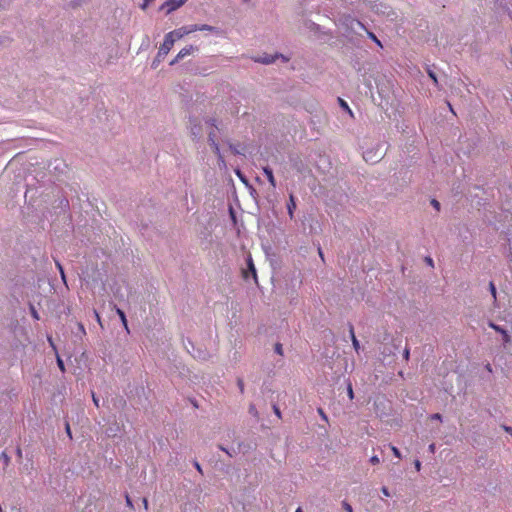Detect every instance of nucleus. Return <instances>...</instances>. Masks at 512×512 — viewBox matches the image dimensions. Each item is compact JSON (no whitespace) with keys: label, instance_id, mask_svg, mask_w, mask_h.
I'll return each mask as SVG.
<instances>
[{"label":"nucleus","instance_id":"f257e3e1","mask_svg":"<svg viewBox=\"0 0 512 512\" xmlns=\"http://www.w3.org/2000/svg\"><path fill=\"white\" fill-rule=\"evenodd\" d=\"M69 209V200L62 197L54 201L52 209L43 213L44 219L50 223L51 230L58 237L69 236L74 230Z\"/></svg>","mask_w":512,"mask_h":512},{"label":"nucleus","instance_id":"f03ea898","mask_svg":"<svg viewBox=\"0 0 512 512\" xmlns=\"http://www.w3.org/2000/svg\"><path fill=\"white\" fill-rule=\"evenodd\" d=\"M110 248L107 247V251L104 252L106 256H131L133 251L130 247V239L123 235L113 232V237H110Z\"/></svg>","mask_w":512,"mask_h":512},{"label":"nucleus","instance_id":"7ed1b4c3","mask_svg":"<svg viewBox=\"0 0 512 512\" xmlns=\"http://www.w3.org/2000/svg\"><path fill=\"white\" fill-rule=\"evenodd\" d=\"M386 154V148L383 143L377 142L372 147L363 151V159L370 164H376L381 161Z\"/></svg>","mask_w":512,"mask_h":512},{"label":"nucleus","instance_id":"20e7f679","mask_svg":"<svg viewBox=\"0 0 512 512\" xmlns=\"http://www.w3.org/2000/svg\"><path fill=\"white\" fill-rule=\"evenodd\" d=\"M371 10L378 14L386 17L388 20H395L397 19L398 15L397 12L389 5L382 3V2H374L371 5Z\"/></svg>","mask_w":512,"mask_h":512},{"label":"nucleus","instance_id":"39448f33","mask_svg":"<svg viewBox=\"0 0 512 512\" xmlns=\"http://www.w3.org/2000/svg\"><path fill=\"white\" fill-rule=\"evenodd\" d=\"M336 22L343 27L347 34L349 31H354L355 25L359 26V20L348 13H339Z\"/></svg>","mask_w":512,"mask_h":512},{"label":"nucleus","instance_id":"423d86ee","mask_svg":"<svg viewBox=\"0 0 512 512\" xmlns=\"http://www.w3.org/2000/svg\"><path fill=\"white\" fill-rule=\"evenodd\" d=\"M241 274L245 281L253 280L256 284L258 283L253 258H245V266L241 268Z\"/></svg>","mask_w":512,"mask_h":512},{"label":"nucleus","instance_id":"0eeeda50","mask_svg":"<svg viewBox=\"0 0 512 512\" xmlns=\"http://www.w3.org/2000/svg\"><path fill=\"white\" fill-rule=\"evenodd\" d=\"M193 33V28L191 25H185L180 28H177L165 35V37L170 40V42L174 45L177 40L182 39L184 36Z\"/></svg>","mask_w":512,"mask_h":512},{"label":"nucleus","instance_id":"6e6552de","mask_svg":"<svg viewBox=\"0 0 512 512\" xmlns=\"http://www.w3.org/2000/svg\"><path fill=\"white\" fill-rule=\"evenodd\" d=\"M172 47H173V44L170 42V40H168L166 37H164V41H163L162 45L160 46L158 53L152 62V68L157 67V65L170 52Z\"/></svg>","mask_w":512,"mask_h":512},{"label":"nucleus","instance_id":"1a4fd4ad","mask_svg":"<svg viewBox=\"0 0 512 512\" xmlns=\"http://www.w3.org/2000/svg\"><path fill=\"white\" fill-rule=\"evenodd\" d=\"M188 0H167L160 7L159 10H165L166 15L182 7Z\"/></svg>","mask_w":512,"mask_h":512},{"label":"nucleus","instance_id":"9d476101","mask_svg":"<svg viewBox=\"0 0 512 512\" xmlns=\"http://www.w3.org/2000/svg\"><path fill=\"white\" fill-rule=\"evenodd\" d=\"M222 141L228 145L229 150L231 151L232 154L245 156L246 151H247L246 144H243V143L235 144V143L231 142V140L228 138L222 139Z\"/></svg>","mask_w":512,"mask_h":512},{"label":"nucleus","instance_id":"9b49d317","mask_svg":"<svg viewBox=\"0 0 512 512\" xmlns=\"http://www.w3.org/2000/svg\"><path fill=\"white\" fill-rule=\"evenodd\" d=\"M190 133L193 140L199 139L202 135V126L196 118H190Z\"/></svg>","mask_w":512,"mask_h":512},{"label":"nucleus","instance_id":"f8f14e48","mask_svg":"<svg viewBox=\"0 0 512 512\" xmlns=\"http://www.w3.org/2000/svg\"><path fill=\"white\" fill-rule=\"evenodd\" d=\"M297 199L296 197L291 193L289 195V200L286 204V207H287V212H288V215L290 217V219H293L294 218V212L297 208V203H296Z\"/></svg>","mask_w":512,"mask_h":512},{"label":"nucleus","instance_id":"ddd939ff","mask_svg":"<svg viewBox=\"0 0 512 512\" xmlns=\"http://www.w3.org/2000/svg\"><path fill=\"white\" fill-rule=\"evenodd\" d=\"M199 50L198 46L195 45H188L181 49L178 53V59H184L186 56L196 52Z\"/></svg>","mask_w":512,"mask_h":512},{"label":"nucleus","instance_id":"4468645a","mask_svg":"<svg viewBox=\"0 0 512 512\" xmlns=\"http://www.w3.org/2000/svg\"><path fill=\"white\" fill-rule=\"evenodd\" d=\"M264 175L266 176L268 182L275 188L276 187V179L274 177L273 169L269 166L263 167Z\"/></svg>","mask_w":512,"mask_h":512},{"label":"nucleus","instance_id":"2eb2a0df","mask_svg":"<svg viewBox=\"0 0 512 512\" xmlns=\"http://www.w3.org/2000/svg\"><path fill=\"white\" fill-rule=\"evenodd\" d=\"M191 27L193 28V32L196 31H209L214 32L217 31V28L208 24H191Z\"/></svg>","mask_w":512,"mask_h":512},{"label":"nucleus","instance_id":"dca6fc26","mask_svg":"<svg viewBox=\"0 0 512 512\" xmlns=\"http://www.w3.org/2000/svg\"><path fill=\"white\" fill-rule=\"evenodd\" d=\"M279 55L276 54V55H264L263 57H260L257 61L262 63V64H272L274 63L275 59L278 58Z\"/></svg>","mask_w":512,"mask_h":512},{"label":"nucleus","instance_id":"f3484780","mask_svg":"<svg viewBox=\"0 0 512 512\" xmlns=\"http://www.w3.org/2000/svg\"><path fill=\"white\" fill-rule=\"evenodd\" d=\"M337 101H338V104H339L340 108L343 111L347 112L350 115V117L354 118L353 112L350 109L348 103L344 99H342L340 97L337 98Z\"/></svg>","mask_w":512,"mask_h":512},{"label":"nucleus","instance_id":"a211bd4d","mask_svg":"<svg viewBox=\"0 0 512 512\" xmlns=\"http://www.w3.org/2000/svg\"><path fill=\"white\" fill-rule=\"evenodd\" d=\"M114 308H115L116 313L119 316L124 328L126 329L127 332H129L128 323H127V319H126V315H125L124 311L116 306H114Z\"/></svg>","mask_w":512,"mask_h":512},{"label":"nucleus","instance_id":"6ab92c4d","mask_svg":"<svg viewBox=\"0 0 512 512\" xmlns=\"http://www.w3.org/2000/svg\"><path fill=\"white\" fill-rule=\"evenodd\" d=\"M354 31H349L348 34H355V35H358V36H362V31L363 32H367L368 29L366 28V26L359 20V26H354Z\"/></svg>","mask_w":512,"mask_h":512},{"label":"nucleus","instance_id":"aec40b11","mask_svg":"<svg viewBox=\"0 0 512 512\" xmlns=\"http://www.w3.org/2000/svg\"><path fill=\"white\" fill-rule=\"evenodd\" d=\"M210 147L212 148V151H213V153L216 155V157H217L218 161H219V162H222L223 164H225L224 157H223V155L221 154L219 144H218V143H216V144H214V145H211Z\"/></svg>","mask_w":512,"mask_h":512},{"label":"nucleus","instance_id":"412c9836","mask_svg":"<svg viewBox=\"0 0 512 512\" xmlns=\"http://www.w3.org/2000/svg\"><path fill=\"white\" fill-rule=\"evenodd\" d=\"M504 233L506 235V239L508 241L510 253L512 256V225H510Z\"/></svg>","mask_w":512,"mask_h":512},{"label":"nucleus","instance_id":"4be33fe9","mask_svg":"<svg viewBox=\"0 0 512 512\" xmlns=\"http://www.w3.org/2000/svg\"><path fill=\"white\" fill-rule=\"evenodd\" d=\"M369 39H371L377 46L383 47L382 42L378 39V37L370 30L366 32Z\"/></svg>","mask_w":512,"mask_h":512},{"label":"nucleus","instance_id":"5701e85b","mask_svg":"<svg viewBox=\"0 0 512 512\" xmlns=\"http://www.w3.org/2000/svg\"><path fill=\"white\" fill-rule=\"evenodd\" d=\"M205 123L215 129H217L218 131H221V128L218 126V121L217 119L213 118V117H209V118H206L205 119Z\"/></svg>","mask_w":512,"mask_h":512},{"label":"nucleus","instance_id":"b1692460","mask_svg":"<svg viewBox=\"0 0 512 512\" xmlns=\"http://www.w3.org/2000/svg\"><path fill=\"white\" fill-rule=\"evenodd\" d=\"M350 335H351L353 347L355 348L356 351H358L360 345H359V341L357 340V338L354 334L353 326H350Z\"/></svg>","mask_w":512,"mask_h":512},{"label":"nucleus","instance_id":"393cba45","mask_svg":"<svg viewBox=\"0 0 512 512\" xmlns=\"http://www.w3.org/2000/svg\"><path fill=\"white\" fill-rule=\"evenodd\" d=\"M427 74L429 76V78L433 81V83L438 86V78H437V75L436 73L431 69V68H427Z\"/></svg>","mask_w":512,"mask_h":512},{"label":"nucleus","instance_id":"a878e982","mask_svg":"<svg viewBox=\"0 0 512 512\" xmlns=\"http://www.w3.org/2000/svg\"><path fill=\"white\" fill-rule=\"evenodd\" d=\"M208 143H209L210 146L217 143V141H216V134H215L214 130H211L208 133Z\"/></svg>","mask_w":512,"mask_h":512},{"label":"nucleus","instance_id":"bb28decb","mask_svg":"<svg viewBox=\"0 0 512 512\" xmlns=\"http://www.w3.org/2000/svg\"><path fill=\"white\" fill-rule=\"evenodd\" d=\"M235 173L236 175L240 178V180L245 183L246 185H248V180L246 178V176L242 173V171L240 169H236L235 170Z\"/></svg>","mask_w":512,"mask_h":512},{"label":"nucleus","instance_id":"cd10ccee","mask_svg":"<svg viewBox=\"0 0 512 512\" xmlns=\"http://www.w3.org/2000/svg\"><path fill=\"white\" fill-rule=\"evenodd\" d=\"M12 3V0H0V10H6Z\"/></svg>","mask_w":512,"mask_h":512},{"label":"nucleus","instance_id":"c85d7f7f","mask_svg":"<svg viewBox=\"0 0 512 512\" xmlns=\"http://www.w3.org/2000/svg\"><path fill=\"white\" fill-rule=\"evenodd\" d=\"M430 204L432 205V207H433L436 211H438V212L440 211V209H441V204H440V202H439L437 199H434V198H433V199H431Z\"/></svg>","mask_w":512,"mask_h":512},{"label":"nucleus","instance_id":"c756f323","mask_svg":"<svg viewBox=\"0 0 512 512\" xmlns=\"http://www.w3.org/2000/svg\"><path fill=\"white\" fill-rule=\"evenodd\" d=\"M489 326L492 329H494L496 332L500 333V334L504 333V331H505L502 327H500L499 325L494 324L493 322H490Z\"/></svg>","mask_w":512,"mask_h":512},{"label":"nucleus","instance_id":"7c9ffc66","mask_svg":"<svg viewBox=\"0 0 512 512\" xmlns=\"http://www.w3.org/2000/svg\"><path fill=\"white\" fill-rule=\"evenodd\" d=\"M229 216H230L231 220L233 221V223H236V211L234 210V208L231 205L229 206Z\"/></svg>","mask_w":512,"mask_h":512},{"label":"nucleus","instance_id":"2f4dec72","mask_svg":"<svg viewBox=\"0 0 512 512\" xmlns=\"http://www.w3.org/2000/svg\"><path fill=\"white\" fill-rule=\"evenodd\" d=\"M489 288H490L491 294L494 298V301H496V287L492 281L489 283Z\"/></svg>","mask_w":512,"mask_h":512},{"label":"nucleus","instance_id":"473e14b6","mask_svg":"<svg viewBox=\"0 0 512 512\" xmlns=\"http://www.w3.org/2000/svg\"><path fill=\"white\" fill-rule=\"evenodd\" d=\"M501 335L503 337V341H504L505 344H508V343L511 342V338H510V336H509V334L507 333L506 330Z\"/></svg>","mask_w":512,"mask_h":512},{"label":"nucleus","instance_id":"72a5a7b5","mask_svg":"<svg viewBox=\"0 0 512 512\" xmlns=\"http://www.w3.org/2000/svg\"><path fill=\"white\" fill-rule=\"evenodd\" d=\"M57 365L62 372L65 371L64 362L59 356L57 357Z\"/></svg>","mask_w":512,"mask_h":512},{"label":"nucleus","instance_id":"f704fd0d","mask_svg":"<svg viewBox=\"0 0 512 512\" xmlns=\"http://www.w3.org/2000/svg\"><path fill=\"white\" fill-rule=\"evenodd\" d=\"M154 0H143V3L140 5L142 10H146L151 2Z\"/></svg>","mask_w":512,"mask_h":512},{"label":"nucleus","instance_id":"c9c22d12","mask_svg":"<svg viewBox=\"0 0 512 512\" xmlns=\"http://www.w3.org/2000/svg\"><path fill=\"white\" fill-rule=\"evenodd\" d=\"M125 499H126V504L127 506L130 508V509H134V505H133V502L130 498V496L128 494H126L125 496Z\"/></svg>","mask_w":512,"mask_h":512},{"label":"nucleus","instance_id":"e433bc0d","mask_svg":"<svg viewBox=\"0 0 512 512\" xmlns=\"http://www.w3.org/2000/svg\"><path fill=\"white\" fill-rule=\"evenodd\" d=\"M275 352L279 355H282L283 354V348H282V345L280 343H277L275 345Z\"/></svg>","mask_w":512,"mask_h":512},{"label":"nucleus","instance_id":"4c0bfd02","mask_svg":"<svg viewBox=\"0 0 512 512\" xmlns=\"http://www.w3.org/2000/svg\"><path fill=\"white\" fill-rule=\"evenodd\" d=\"M391 450L393 452V454L397 457V458H401V453L399 451V449L395 446H391Z\"/></svg>","mask_w":512,"mask_h":512},{"label":"nucleus","instance_id":"58836bf2","mask_svg":"<svg viewBox=\"0 0 512 512\" xmlns=\"http://www.w3.org/2000/svg\"><path fill=\"white\" fill-rule=\"evenodd\" d=\"M370 462H371V464H373V465H377V464H379V463H380V459H379V457H378V456L374 455V456H372V457L370 458Z\"/></svg>","mask_w":512,"mask_h":512},{"label":"nucleus","instance_id":"ea45409f","mask_svg":"<svg viewBox=\"0 0 512 512\" xmlns=\"http://www.w3.org/2000/svg\"><path fill=\"white\" fill-rule=\"evenodd\" d=\"M347 392H348V396H349V398L352 400V399L354 398V392H353V389H352V385H351V384H349V385H348Z\"/></svg>","mask_w":512,"mask_h":512},{"label":"nucleus","instance_id":"a19ab883","mask_svg":"<svg viewBox=\"0 0 512 512\" xmlns=\"http://www.w3.org/2000/svg\"><path fill=\"white\" fill-rule=\"evenodd\" d=\"M343 507L347 512H353V509L349 503L343 502Z\"/></svg>","mask_w":512,"mask_h":512},{"label":"nucleus","instance_id":"79ce46f5","mask_svg":"<svg viewBox=\"0 0 512 512\" xmlns=\"http://www.w3.org/2000/svg\"><path fill=\"white\" fill-rule=\"evenodd\" d=\"M238 387L240 389V392L243 393L244 392V382L242 379H238Z\"/></svg>","mask_w":512,"mask_h":512},{"label":"nucleus","instance_id":"37998d69","mask_svg":"<svg viewBox=\"0 0 512 512\" xmlns=\"http://www.w3.org/2000/svg\"><path fill=\"white\" fill-rule=\"evenodd\" d=\"M424 259L428 266H430L431 268L434 267L433 258H424Z\"/></svg>","mask_w":512,"mask_h":512},{"label":"nucleus","instance_id":"c03bdc74","mask_svg":"<svg viewBox=\"0 0 512 512\" xmlns=\"http://www.w3.org/2000/svg\"><path fill=\"white\" fill-rule=\"evenodd\" d=\"M381 491H382V493H383V495H384V496H386V497H389V496H390V493H389V490H388V488H387V487H385V486H384V487H382Z\"/></svg>","mask_w":512,"mask_h":512},{"label":"nucleus","instance_id":"a18cd8bd","mask_svg":"<svg viewBox=\"0 0 512 512\" xmlns=\"http://www.w3.org/2000/svg\"><path fill=\"white\" fill-rule=\"evenodd\" d=\"M273 410H274V413L277 415V417L281 418L280 409L276 405L273 406Z\"/></svg>","mask_w":512,"mask_h":512},{"label":"nucleus","instance_id":"49530a36","mask_svg":"<svg viewBox=\"0 0 512 512\" xmlns=\"http://www.w3.org/2000/svg\"><path fill=\"white\" fill-rule=\"evenodd\" d=\"M431 419L440 420L441 421L442 420V416L439 413H435V414L431 415Z\"/></svg>","mask_w":512,"mask_h":512},{"label":"nucleus","instance_id":"de8ad7c7","mask_svg":"<svg viewBox=\"0 0 512 512\" xmlns=\"http://www.w3.org/2000/svg\"><path fill=\"white\" fill-rule=\"evenodd\" d=\"M181 60L182 59H178V54H177L176 57L169 63V65L173 66V65L177 64Z\"/></svg>","mask_w":512,"mask_h":512},{"label":"nucleus","instance_id":"09e8293b","mask_svg":"<svg viewBox=\"0 0 512 512\" xmlns=\"http://www.w3.org/2000/svg\"><path fill=\"white\" fill-rule=\"evenodd\" d=\"M92 398H93V402L95 404L96 407H99V399L95 396V394L92 392Z\"/></svg>","mask_w":512,"mask_h":512},{"label":"nucleus","instance_id":"8fccbe9b","mask_svg":"<svg viewBox=\"0 0 512 512\" xmlns=\"http://www.w3.org/2000/svg\"><path fill=\"white\" fill-rule=\"evenodd\" d=\"M66 432H67V435L69 436V438H72V433H71L69 423H66Z\"/></svg>","mask_w":512,"mask_h":512},{"label":"nucleus","instance_id":"3c124183","mask_svg":"<svg viewBox=\"0 0 512 512\" xmlns=\"http://www.w3.org/2000/svg\"><path fill=\"white\" fill-rule=\"evenodd\" d=\"M414 464H415L416 470L420 471V469H421V462L419 460H416Z\"/></svg>","mask_w":512,"mask_h":512},{"label":"nucleus","instance_id":"603ef678","mask_svg":"<svg viewBox=\"0 0 512 512\" xmlns=\"http://www.w3.org/2000/svg\"><path fill=\"white\" fill-rule=\"evenodd\" d=\"M435 448H436V447H435V444H434V443H432V444H430V445H429V448H428V449H429V451L433 454V453H435Z\"/></svg>","mask_w":512,"mask_h":512},{"label":"nucleus","instance_id":"864d4df0","mask_svg":"<svg viewBox=\"0 0 512 512\" xmlns=\"http://www.w3.org/2000/svg\"><path fill=\"white\" fill-rule=\"evenodd\" d=\"M142 502H143V506H144L145 510H147L148 509V500H147V498H143Z\"/></svg>","mask_w":512,"mask_h":512},{"label":"nucleus","instance_id":"5fc2aeb1","mask_svg":"<svg viewBox=\"0 0 512 512\" xmlns=\"http://www.w3.org/2000/svg\"><path fill=\"white\" fill-rule=\"evenodd\" d=\"M318 412H319V414L321 415V417H322L323 419H327V417H326V415H325L324 411H323L321 408H319V409H318Z\"/></svg>","mask_w":512,"mask_h":512},{"label":"nucleus","instance_id":"6e6d98bb","mask_svg":"<svg viewBox=\"0 0 512 512\" xmlns=\"http://www.w3.org/2000/svg\"><path fill=\"white\" fill-rule=\"evenodd\" d=\"M403 355H404V358H405L406 360H408V358H409V349H405V351H404V354H403Z\"/></svg>","mask_w":512,"mask_h":512},{"label":"nucleus","instance_id":"4d7b16f0","mask_svg":"<svg viewBox=\"0 0 512 512\" xmlns=\"http://www.w3.org/2000/svg\"><path fill=\"white\" fill-rule=\"evenodd\" d=\"M32 315H33L34 318L38 319V314H37V312L35 311L34 308H32Z\"/></svg>","mask_w":512,"mask_h":512},{"label":"nucleus","instance_id":"13d9d810","mask_svg":"<svg viewBox=\"0 0 512 512\" xmlns=\"http://www.w3.org/2000/svg\"><path fill=\"white\" fill-rule=\"evenodd\" d=\"M94 313H95L96 320L100 323L101 322L100 315L98 314L97 311H95Z\"/></svg>","mask_w":512,"mask_h":512},{"label":"nucleus","instance_id":"bf43d9fd","mask_svg":"<svg viewBox=\"0 0 512 512\" xmlns=\"http://www.w3.org/2000/svg\"><path fill=\"white\" fill-rule=\"evenodd\" d=\"M505 431L512 435V427H505Z\"/></svg>","mask_w":512,"mask_h":512},{"label":"nucleus","instance_id":"052dcab7","mask_svg":"<svg viewBox=\"0 0 512 512\" xmlns=\"http://www.w3.org/2000/svg\"><path fill=\"white\" fill-rule=\"evenodd\" d=\"M56 265L59 267V269L61 271V274L64 277L63 270H62V267H61L60 263L56 261Z\"/></svg>","mask_w":512,"mask_h":512},{"label":"nucleus","instance_id":"680f3d73","mask_svg":"<svg viewBox=\"0 0 512 512\" xmlns=\"http://www.w3.org/2000/svg\"><path fill=\"white\" fill-rule=\"evenodd\" d=\"M318 254H319V256H320V257H323V256H324V255H323V252H322V249H321L320 247L318 248Z\"/></svg>","mask_w":512,"mask_h":512},{"label":"nucleus","instance_id":"e2e57ef3","mask_svg":"<svg viewBox=\"0 0 512 512\" xmlns=\"http://www.w3.org/2000/svg\"><path fill=\"white\" fill-rule=\"evenodd\" d=\"M486 369H487L489 372H492V367H491V365H490V364H487V365H486Z\"/></svg>","mask_w":512,"mask_h":512},{"label":"nucleus","instance_id":"0e129e2a","mask_svg":"<svg viewBox=\"0 0 512 512\" xmlns=\"http://www.w3.org/2000/svg\"><path fill=\"white\" fill-rule=\"evenodd\" d=\"M195 466H196V468H197V470H198L199 472H201V471H202V470H201V467H200V465H199L198 463H196V464H195Z\"/></svg>","mask_w":512,"mask_h":512},{"label":"nucleus","instance_id":"69168bd1","mask_svg":"<svg viewBox=\"0 0 512 512\" xmlns=\"http://www.w3.org/2000/svg\"><path fill=\"white\" fill-rule=\"evenodd\" d=\"M79 328L82 330V332L85 333V329H84V326L82 324H79Z\"/></svg>","mask_w":512,"mask_h":512},{"label":"nucleus","instance_id":"338daca9","mask_svg":"<svg viewBox=\"0 0 512 512\" xmlns=\"http://www.w3.org/2000/svg\"><path fill=\"white\" fill-rule=\"evenodd\" d=\"M222 449V451H225L229 456H232L225 448L223 447H220Z\"/></svg>","mask_w":512,"mask_h":512},{"label":"nucleus","instance_id":"774afa93","mask_svg":"<svg viewBox=\"0 0 512 512\" xmlns=\"http://www.w3.org/2000/svg\"><path fill=\"white\" fill-rule=\"evenodd\" d=\"M295 167L297 168L298 171L301 170L300 165H298V163H295Z\"/></svg>","mask_w":512,"mask_h":512}]
</instances>
